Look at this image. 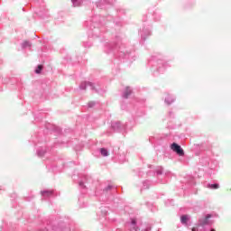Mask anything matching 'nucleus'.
Wrapping results in <instances>:
<instances>
[{
    "instance_id": "6e6552de",
    "label": "nucleus",
    "mask_w": 231,
    "mask_h": 231,
    "mask_svg": "<svg viewBox=\"0 0 231 231\" xmlns=\"http://www.w3.org/2000/svg\"><path fill=\"white\" fill-rule=\"evenodd\" d=\"M86 86H91V83H83L81 85V89H86Z\"/></svg>"
},
{
    "instance_id": "39448f33",
    "label": "nucleus",
    "mask_w": 231,
    "mask_h": 231,
    "mask_svg": "<svg viewBox=\"0 0 231 231\" xmlns=\"http://www.w3.org/2000/svg\"><path fill=\"white\" fill-rule=\"evenodd\" d=\"M208 189H219V184H208Z\"/></svg>"
},
{
    "instance_id": "4468645a",
    "label": "nucleus",
    "mask_w": 231,
    "mask_h": 231,
    "mask_svg": "<svg viewBox=\"0 0 231 231\" xmlns=\"http://www.w3.org/2000/svg\"><path fill=\"white\" fill-rule=\"evenodd\" d=\"M192 231H196V228H195V227H193V228H192Z\"/></svg>"
},
{
    "instance_id": "f8f14e48",
    "label": "nucleus",
    "mask_w": 231,
    "mask_h": 231,
    "mask_svg": "<svg viewBox=\"0 0 231 231\" xmlns=\"http://www.w3.org/2000/svg\"><path fill=\"white\" fill-rule=\"evenodd\" d=\"M42 196H44V194H46V192L43 191V192H42Z\"/></svg>"
},
{
    "instance_id": "ddd939ff",
    "label": "nucleus",
    "mask_w": 231,
    "mask_h": 231,
    "mask_svg": "<svg viewBox=\"0 0 231 231\" xmlns=\"http://www.w3.org/2000/svg\"><path fill=\"white\" fill-rule=\"evenodd\" d=\"M80 5V2H78V6H79Z\"/></svg>"
},
{
    "instance_id": "0eeeda50",
    "label": "nucleus",
    "mask_w": 231,
    "mask_h": 231,
    "mask_svg": "<svg viewBox=\"0 0 231 231\" xmlns=\"http://www.w3.org/2000/svg\"><path fill=\"white\" fill-rule=\"evenodd\" d=\"M42 65H38L37 69H35V73L38 75L42 71Z\"/></svg>"
},
{
    "instance_id": "2eb2a0df",
    "label": "nucleus",
    "mask_w": 231,
    "mask_h": 231,
    "mask_svg": "<svg viewBox=\"0 0 231 231\" xmlns=\"http://www.w3.org/2000/svg\"><path fill=\"white\" fill-rule=\"evenodd\" d=\"M210 231H216V229H211Z\"/></svg>"
},
{
    "instance_id": "1a4fd4ad",
    "label": "nucleus",
    "mask_w": 231,
    "mask_h": 231,
    "mask_svg": "<svg viewBox=\"0 0 231 231\" xmlns=\"http://www.w3.org/2000/svg\"><path fill=\"white\" fill-rule=\"evenodd\" d=\"M79 185H80V187H82L83 189H86V185L84 184V182H80Z\"/></svg>"
},
{
    "instance_id": "dca6fc26",
    "label": "nucleus",
    "mask_w": 231,
    "mask_h": 231,
    "mask_svg": "<svg viewBox=\"0 0 231 231\" xmlns=\"http://www.w3.org/2000/svg\"><path fill=\"white\" fill-rule=\"evenodd\" d=\"M229 190L231 191V189H229Z\"/></svg>"
},
{
    "instance_id": "423d86ee",
    "label": "nucleus",
    "mask_w": 231,
    "mask_h": 231,
    "mask_svg": "<svg viewBox=\"0 0 231 231\" xmlns=\"http://www.w3.org/2000/svg\"><path fill=\"white\" fill-rule=\"evenodd\" d=\"M181 223H187L189 221V217L187 215H184L180 217Z\"/></svg>"
},
{
    "instance_id": "7ed1b4c3",
    "label": "nucleus",
    "mask_w": 231,
    "mask_h": 231,
    "mask_svg": "<svg viewBox=\"0 0 231 231\" xmlns=\"http://www.w3.org/2000/svg\"><path fill=\"white\" fill-rule=\"evenodd\" d=\"M131 93H133V91L131 90V88H126L125 91V98H129V95H131Z\"/></svg>"
},
{
    "instance_id": "9b49d317",
    "label": "nucleus",
    "mask_w": 231,
    "mask_h": 231,
    "mask_svg": "<svg viewBox=\"0 0 231 231\" xmlns=\"http://www.w3.org/2000/svg\"><path fill=\"white\" fill-rule=\"evenodd\" d=\"M132 224H133V225H136V220H133V221H132Z\"/></svg>"
},
{
    "instance_id": "20e7f679",
    "label": "nucleus",
    "mask_w": 231,
    "mask_h": 231,
    "mask_svg": "<svg viewBox=\"0 0 231 231\" xmlns=\"http://www.w3.org/2000/svg\"><path fill=\"white\" fill-rule=\"evenodd\" d=\"M100 152H101L102 156L109 155V152H107V150L106 148H101Z\"/></svg>"
},
{
    "instance_id": "f257e3e1",
    "label": "nucleus",
    "mask_w": 231,
    "mask_h": 231,
    "mask_svg": "<svg viewBox=\"0 0 231 231\" xmlns=\"http://www.w3.org/2000/svg\"><path fill=\"white\" fill-rule=\"evenodd\" d=\"M171 151H173V152H176V154H178L179 156H185V152L183 151L181 146L179 145L178 143H173L171 145Z\"/></svg>"
},
{
    "instance_id": "f03ea898",
    "label": "nucleus",
    "mask_w": 231,
    "mask_h": 231,
    "mask_svg": "<svg viewBox=\"0 0 231 231\" xmlns=\"http://www.w3.org/2000/svg\"><path fill=\"white\" fill-rule=\"evenodd\" d=\"M210 217H212V215H208L206 217L202 218L199 220L200 225L205 226V225H208V219H210Z\"/></svg>"
},
{
    "instance_id": "9d476101",
    "label": "nucleus",
    "mask_w": 231,
    "mask_h": 231,
    "mask_svg": "<svg viewBox=\"0 0 231 231\" xmlns=\"http://www.w3.org/2000/svg\"><path fill=\"white\" fill-rule=\"evenodd\" d=\"M24 46H30V44H28V42H24Z\"/></svg>"
}]
</instances>
